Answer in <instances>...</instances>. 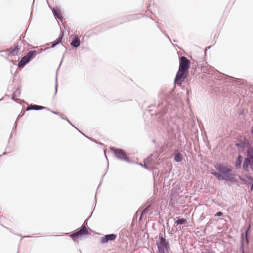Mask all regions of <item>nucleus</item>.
Returning a JSON list of instances; mask_svg holds the SVG:
<instances>
[{"instance_id":"nucleus-31","label":"nucleus","mask_w":253,"mask_h":253,"mask_svg":"<svg viewBox=\"0 0 253 253\" xmlns=\"http://www.w3.org/2000/svg\"><path fill=\"white\" fill-rule=\"evenodd\" d=\"M251 178L252 180L253 181V178Z\"/></svg>"},{"instance_id":"nucleus-13","label":"nucleus","mask_w":253,"mask_h":253,"mask_svg":"<svg viewBox=\"0 0 253 253\" xmlns=\"http://www.w3.org/2000/svg\"><path fill=\"white\" fill-rule=\"evenodd\" d=\"M37 53L36 50H31L29 51L25 56L30 61L34 56Z\"/></svg>"},{"instance_id":"nucleus-19","label":"nucleus","mask_w":253,"mask_h":253,"mask_svg":"<svg viewBox=\"0 0 253 253\" xmlns=\"http://www.w3.org/2000/svg\"><path fill=\"white\" fill-rule=\"evenodd\" d=\"M186 222V220L184 218H178L176 221V223L177 225L184 224Z\"/></svg>"},{"instance_id":"nucleus-24","label":"nucleus","mask_w":253,"mask_h":253,"mask_svg":"<svg viewBox=\"0 0 253 253\" xmlns=\"http://www.w3.org/2000/svg\"><path fill=\"white\" fill-rule=\"evenodd\" d=\"M222 215L223 213L222 212H218L215 215V216H221Z\"/></svg>"},{"instance_id":"nucleus-7","label":"nucleus","mask_w":253,"mask_h":253,"mask_svg":"<svg viewBox=\"0 0 253 253\" xmlns=\"http://www.w3.org/2000/svg\"><path fill=\"white\" fill-rule=\"evenodd\" d=\"M88 234V230L85 226H82L81 229L76 232L72 234L71 235V237L74 239V238H78L79 237L82 236V235H84Z\"/></svg>"},{"instance_id":"nucleus-15","label":"nucleus","mask_w":253,"mask_h":253,"mask_svg":"<svg viewBox=\"0 0 253 253\" xmlns=\"http://www.w3.org/2000/svg\"><path fill=\"white\" fill-rule=\"evenodd\" d=\"M242 161V158L241 156L238 155L237 161L235 163V168L236 169H239L241 167V164Z\"/></svg>"},{"instance_id":"nucleus-1","label":"nucleus","mask_w":253,"mask_h":253,"mask_svg":"<svg viewBox=\"0 0 253 253\" xmlns=\"http://www.w3.org/2000/svg\"><path fill=\"white\" fill-rule=\"evenodd\" d=\"M190 61L185 57L182 56L179 59V67L174 82L179 86L182 82L187 78L188 74V69L190 66Z\"/></svg>"},{"instance_id":"nucleus-30","label":"nucleus","mask_w":253,"mask_h":253,"mask_svg":"<svg viewBox=\"0 0 253 253\" xmlns=\"http://www.w3.org/2000/svg\"><path fill=\"white\" fill-rule=\"evenodd\" d=\"M207 253H211L210 252H208Z\"/></svg>"},{"instance_id":"nucleus-12","label":"nucleus","mask_w":253,"mask_h":253,"mask_svg":"<svg viewBox=\"0 0 253 253\" xmlns=\"http://www.w3.org/2000/svg\"><path fill=\"white\" fill-rule=\"evenodd\" d=\"M30 61L25 57V56H24L18 62V67L23 68Z\"/></svg>"},{"instance_id":"nucleus-27","label":"nucleus","mask_w":253,"mask_h":253,"mask_svg":"<svg viewBox=\"0 0 253 253\" xmlns=\"http://www.w3.org/2000/svg\"><path fill=\"white\" fill-rule=\"evenodd\" d=\"M140 165L141 166H142V167H144V168H147V167H146V165H143V164H140Z\"/></svg>"},{"instance_id":"nucleus-32","label":"nucleus","mask_w":253,"mask_h":253,"mask_svg":"<svg viewBox=\"0 0 253 253\" xmlns=\"http://www.w3.org/2000/svg\"><path fill=\"white\" fill-rule=\"evenodd\" d=\"M243 253H245V252H243Z\"/></svg>"},{"instance_id":"nucleus-18","label":"nucleus","mask_w":253,"mask_h":253,"mask_svg":"<svg viewBox=\"0 0 253 253\" xmlns=\"http://www.w3.org/2000/svg\"><path fill=\"white\" fill-rule=\"evenodd\" d=\"M150 208H151V206L150 205H148L146 207H145L144 210H143V211H142V213H141V217H140V219H141L142 216L143 214L147 213L149 211H150Z\"/></svg>"},{"instance_id":"nucleus-5","label":"nucleus","mask_w":253,"mask_h":253,"mask_svg":"<svg viewBox=\"0 0 253 253\" xmlns=\"http://www.w3.org/2000/svg\"><path fill=\"white\" fill-rule=\"evenodd\" d=\"M251 151L248 150L247 152V157L244 160L243 165V169L247 171L248 170V166L250 165L251 168L253 167V146Z\"/></svg>"},{"instance_id":"nucleus-16","label":"nucleus","mask_w":253,"mask_h":253,"mask_svg":"<svg viewBox=\"0 0 253 253\" xmlns=\"http://www.w3.org/2000/svg\"><path fill=\"white\" fill-rule=\"evenodd\" d=\"M19 50V45H16L10 52V55L12 56H16L18 54V51Z\"/></svg>"},{"instance_id":"nucleus-22","label":"nucleus","mask_w":253,"mask_h":253,"mask_svg":"<svg viewBox=\"0 0 253 253\" xmlns=\"http://www.w3.org/2000/svg\"><path fill=\"white\" fill-rule=\"evenodd\" d=\"M249 229H250V226L248 227V228L247 229V230H246V231L245 232L246 242L247 243L249 242V240H248V232H249Z\"/></svg>"},{"instance_id":"nucleus-21","label":"nucleus","mask_w":253,"mask_h":253,"mask_svg":"<svg viewBox=\"0 0 253 253\" xmlns=\"http://www.w3.org/2000/svg\"><path fill=\"white\" fill-rule=\"evenodd\" d=\"M60 116L61 118H62L63 119L66 120L71 125H72L74 127H75V126L70 122V121L68 119V118L66 117H64V115L62 114H60Z\"/></svg>"},{"instance_id":"nucleus-9","label":"nucleus","mask_w":253,"mask_h":253,"mask_svg":"<svg viewBox=\"0 0 253 253\" xmlns=\"http://www.w3.org/2000/svg\"><path fill=\"white\" fill-rule=\"evenodd\" d=\"M117 237L115 234H110L105 235L100 238V242L102 244H105L110 241L114 240Z\"/></svg>"},{"instance_id":"nucleus-8","label":"nucleus","mask_w":253,"mask_h":253,"mask_svg":"<svg viewBox=\"0 0 253 253\" xmlns=\"http://www.w3.org/2000/svg\"><path fill=\"white\" fill-rule=\"evenodd\" d=\"M238 141L239 142L235 144V146L238 148L243 149L249 144L248 140L245 137H241L238 139Z\"/></svg>"},{"instance_id":"nucleus-20","label":"nucleus","mask_w":253,"mask_h":253,"mask_svg":"<svg viewBox=\"0 0 253 253\" xmlns=\"http://www.w3.org/2000/svg\"><path fill=\"white\" fill-rule=\"evenodd\" d=\"M53 13L55 17H57L58 19H61V17L60 15L58 14V9H55V8H53L52 10Z\"/></svg>"},{"instance_id":"nucleus-11","label":"nucleus","mask_w":253,"mask_h":253,"mask_svg":"<svg viewBox=\"0 0 253 253\" xmlns=\"http://www.w3.org/2000/svg\"><path fill=\"white\" fill-rule=\"evenodd\" d=\"M80 45V38L78 36L74 37L71 43V45L74 47L77 48L79 47Z\"/></svg>"},{"instance_id":"nucleus-2","label":"nucleus","mask_w":253,"mask_h":253,"mask_svg":"<svg viewBox=\"0 0 253 253\" xmlns=\"http://www.w3.org/2000/svg\"><path fill=\"white\" fill-rule=\"evenodd\" d=\"M215 168L219 172L212 171L211 174L215 176L219 180L232 181L235 178L236 174L232 173V169L217 164Z\"/></svg>"},{"instance_id":"nucleus-6","label":"nucleus","mask_w":253,"mask_h":253,"mask_svg":"<svg viewBox=\"0 0 253 253\" xmlns=\"http://www.w3.org/2000/svg\"><path fill=\"white\" fill-rule=\"evenodd\" d=\"M169 107L168 102L166 101H163L158 106L159 111L156 113L158 118H161L167 112V108Z\"/></svg>"},{"instance_id":"nucleus-3","label":"nucleus","mask_w":253,"mask_h":253,"mask_svg":"<svg viewBox=\"0 0 253 253\" xmlns=\"http://www.w3.org/2000/svg\"><path fill=\"white\" fill-rule=\"evenodd\" d=\"M156 245L160 253H165V250H166L167 253H169L170 251L169 243L161 233L159 235V241H156Z\"/></svg>"},{"instance_id":"nucleus-26","label":"nucleus","mask_w":253,"mask_h":253,"mask_svg":"<svg viewBox=\"0 0 253 253\" xmlns=\"http://www.w3.org/2000/svg\"><path fill=\"white\" fill-rule=\"evenodd\" d=\"M52 112L55 114H57V115H60L59 114V113L58 112H55V111H52Z\"/></svg>"},{"instance_id":"nucleus-10","label":"nucleus","mask_w":253,"mask_h":253,"mask_svg":"<svg viewBox=\"0 0 253 253\" xmlns=\"http://www.w3.org/2000/svg\"><path fill=\"white\" fill-rule=\"evenodd\" d=\"M42 109H47L48 110H49V109H48L47 107L39 106L37 105H29L27 108V110H42Z\"/></svg>"},{"instance_id":"nucleus-25","label":"nucleus","mask_w":253,"mask_h":253,"mask_svg":"<svg viewBox=\"0 0 253 253\" xmlns=\"http://www.w3.org/2000/svg\"><path fill=\"white\" fill-rule=\"evenodd\" d=\"M57 79L56 78V84H55V94H56L57 93Z\"/></svg>"},{"instance_id":"nucleus-23","label":"nucleus","mask_w":253,"mask_h":253,"mask_svg":"<svg viewBox=\"0 0 253 253\" xmlns=\"http://www.w3.org/2000/svg\"><path fill=\"white\" fill-rule=\"evenodd\" d=\"M243 240H244V237L243 236L242 237V241L241 244V249L242 250V253H243V252H244Z\"/></svg>"},{"instance_id":"nucleus-28","label":"nucleus","mask_w":253,"mask_h":253,"mask_svg":"<svg viewBox=\"0 0 253 253\" xmlns=\"http://www.w3.org/2000/svg\"><path fill=\"white\" fill-rule=\"evenodd\" d=\"M166 36L168 37V38H169V39L170 41H171V40H170V38H169V37H168V36ZM170 42H171V41H170Z\"/></svg>"},{"instance_id":"nucleus-14","label":"nucleus","mask_w":253,"mask_h":253,"mask_svg":"<svg viewBox=\"0 0 253 253\" xmlns=\"http://www.w3.org/2000/svg\"><path fill=\"white\" fill-rule=\"evenodd\" d=\"M63 35L62 34L61 36H60L59 38H58L56 40L53 41L52 43L51 47L54 48L57 45L59 44L62 42V39L63 38Z\"/></svg>"},{"instance_id":"nucleus-17","label":"nucleus","mask_w":253,"mask_h":253,"mask_svg":"<svg viewBox=\"0 0 253 253\" xmlns=\"http://www.w3.org/2000/svg\"><path fill=\"white\" fill-rule=\"evenodd\" d=\"M182 160V155L180 153L175 154L174 160L177 162H181Z\"/></svg>"},{"instance_id":"nucleus-29","label":"nucleus","mask_w":253,"mask_h":253,"mask_svg":"<svg viewBox=\"0 0 253 253\" xmlns=\"http://www.w3.org/2000/svg\"><path fill=\"white\" fill-rule=\"evenodd\" d=\"M19 42H22V41H21L20 40H19V42H18V43Z\"/></svg>"},{"instance_id":"nucleus-4","label":"nucleus","mask_w":253,"mask_h":253,"mask_svg":"<svg viewBox=\"0 0 253 253\" xmlns=\"http://www.w3.org/2000/svg\"><path fill=\"white\" fill-rule=\"evenodd\" d=\"M110 150L114 153L116 157L121 161L130 163V161L126 153L121 149L111 147Z\"/></svg>"}]
</instances>
